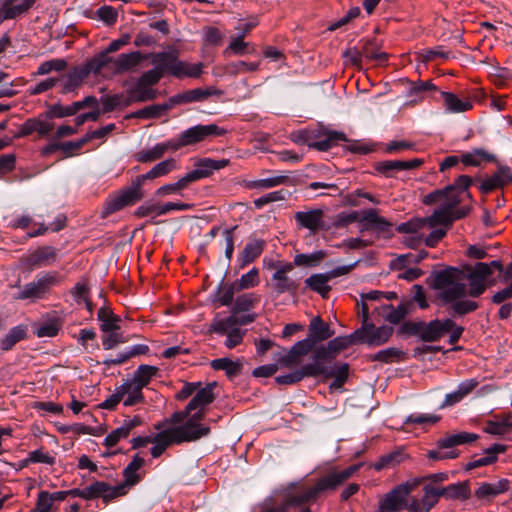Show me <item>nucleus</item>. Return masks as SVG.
<instances>
[{
	"instance_id": "obj_1",
	"label": "nucleus",
	"mask_w": 512,
	"mask_h": 512,
	"mask_svg": "<svg viewBox=\"0 0 512 512\" xmlns=\"http://www.w3.org/2000/svg\"><path fill=\"white\" fill-rule=\"evenodd\" d=\"M429 279H431V287L440 291L439 298L444 303L451 304V310L455 314L462 316L478 308L476 301L462 299L467 292L463 271L448 267L432 273Z\"/></svg>"
},
{
	"instance_id": "obj_2",
	"label": "nucleus",
	"mask_w": 512,
	"mask_h": 512,
	"mask_svg": "<svg viewBox=\"0 0 512 512\" xmlns=\"http://www.w3.org/2000/svg\"><path fill=\"white\" fill-rule=\"evenodd\" d=\"M472 184V178L468 175H460L453 184L443 189L435 190L423 198L425 205H433L441 202V206L450 210H456V207L463 202L464 197L471 199L468 188Z\"/></svg>"
},
{
	"instance_id": "obj_3",
	"label": "nucleus",
	"mask_w": 512,
	"mask_h": 512,
	"mask_svg": "<svg viewBox=\"0 0 512 512\" xmlns=\"http://www.w3.org/2000/svg\"><path fill=\"white\" fill-rule=\"evenodd\" d=\"M143 198L142 182L137 177L136 181L130 187L120 190L118 193L109 197L103 207V216H108L126 206L133 205Z\"/></svg>"
},
{
	"instance_id": "obj_4",
	"label": "nucleus",
	"mask_w": 512,
	"mask_h": 512,
	"mask_svg": "<svg viewBox=\"0 0 512 512\" xmlns=\"http://www.w3.org/2000/svg\"><path fill=\"white\" fill-rule=\"evenodd\" d=\"M189 416L184 424L170 427L179 444L194 442L210 434V427L201 424L205 417V412H196Z\"/></svg>"
},
{
	"instance_id": "obj_5",
	"label": "nucleus",
	"mask_w": 512,
	"mask_h": 512,
	"mask_svg": "<svg viewBox=\"0 0 512 512\" xmlns=\"http://www.w3.org/2000/svg\"><path fill=\"white\" fill-rule=\"evenodd\" d=\"M216 387V383H208L203 388H198L190 400V402L186 405L184 410L174 412L170 416V423H181L183 420L187 419L192 411L197 410L196 412H205V408L211 404L214 399V388Z\"/></svg>"
},
{
	"instance_id": "obj_6",
	"label": "nucleus",
	"mask_w": 512,
	"mask_h": 512,
	"mask_svg": "<svg viewBox=\"0 0 512 512\" xmlns=\"http://www.w3.org/2000/svg\"><path fill=\"white\" fill-rule=\"evenodd\" d=\"M357 465L349 466L345 469H333L329 473L319 478L316 483L310 488V496L315 500L321 495L336 490L344 482H346L356 471Z\"/></svg>"
},
{
	"instance_id": "obj_7",
	"label": "nucleus",
	"mask_w": 512,
	"mask_h": 512,
	"mask_svg": "<svg viewBox=\"0 0 512 512\" xmlns=\"http://www.w3.org/2000/svg\"><path fill=\"white\" fill-rule=\"evenodd\" d=\"M269 268H274L270 288L277 295L290 293L294 294L299 288V280L292 279L288 274L294 269V264L290 262L271 263Z\"/></svg>"
},
{
	"instance_id": "obj_8",
	"label": "nucleus",
	"mask_w": 512,
	"mask_h": 512,
	"mask_svg": "<svg viewBox=\"0 0 512 512\" xmlns=\"http://www.w3.org/2000/svg\"><path fill=\"white\" fill-rule=\"evenodd\" d=\"M421 483V479H412L394 487L379 501L381 509L388 512H397L402 508L407 509L408 495Z\"/></svg>"
},
{
	"instance_id": "obj_9",
	"label": "nucleus",
	"mask_w": 512,
	"mask_h": 512,
	"mask_svg": "<svg viewBox=\"0 0 512 512\" xmlns=\"http://www.w3.org/2000/svg\"><path fill=\"white\" fill-rule=\"evenodd\" d=\"M60 282L57 272H48L39 277L36 281L26 284L19 292L16 299H40L43 298L51 289Z\"/></svg>"
},
{
	"instance_id": "obj_10",
	"label": "nucleus",
	"mask_w": 512,
	"mask_h": 512,
	"mask_svg": "<svg viewBox=\"0 0 512 512\" xmlns=\"http://www.w3.org/2000/svg\"><path fill=\"white\" fill-rule=\"evenodd\" d=\"M393 334V327L381 326L375 327L373 324H364L361 328L354 331L358 343H365L369 346H380L386 343Z\"/></svg>"
},
{
	"instance_id": "obj_11",
	"label": "nucleus",
	"mask_w": 512,
	"mask_h": 512,
	"mask_svg": "<svg viewBox=\"0 0 512 512\" xmlns=\"http://www.w3.org/2000/svg\"><path fill=\"white\" fill-rule=\"evenodd\" d=\"M492 275V271L484 262H478L465 274V280L469 281L468 295L470 297H479L488 287L487 279Z\"/></svg>"
},
{
	"instance_id": "obj_12",
	"label": "nucleus",
	"mask_w": 512,
	"mask_h": 512,
	"mask_svg": "<svg viewBox=\"0 0 512 512\" xmlns=\"http://www.w3.org/2000/svg\"><path fill=\"white\" fill-rule=\"evenodd\" d=\"M471 211L470 206H463L456 210H450L440 205L431 216L424 218L426 226L434 228L436 226H450L455 220L464 218Z\"/></svg>"
},
{
	"instance_id": "obj_13",
	"label": "nucleus",
	"mask_w": 512,
	"mask_h": 512,
	"mask_svg": "<svg viewBox=\"0 0 512 512\" xmlns=\"http://www.w3.org/2000/svg\"><path fill=\"white\" fill-rule=\"evenodd\" d=\"M226 132V129L216 124H208L193 126L186 129L181 134L183 136V143L188 146L201 142L210 136H222L226 134Z\"/></svg>"
},
{
	"instance_id": "obj_14",
	"label": "nucleus",
	"mask_w": 512,
	"mask_h": 512,
	"mask_svg": "<svg viewBox=\"0 0 512 512\" xmlns=\"http://www.w3.org/2000/svg\"><path fill=\"white\" fill-rule=\"evenodd\" d=\"M324 216V210L320 208L298 211L294 214L298 228L307 229L313 234L325 228Z\"/></svg>"
},
{
	"instance_id": "obj_15",
	"label": "nucleus",
	"mask_w": 512,
	"mask_h": 512,
	"mask_svg": "<svg viewBox=\"0 0 512 512\" xmlns=\"http://www.w3.org/2000/svg\"><path fill=\"white\" fill-rule=\"evenodd\" d=\"M441 497L439 488L430 484L424 485L423 496L411 498L407 505L408 512H430V510L439 502Z\"/></svg>"
},
{
	"instance_id": "obj_16",
	"label": "nucleus",
	"mask_w": 512,
	"mask_h": 512,
	"mask_svg": "<svg viewBox=\"0 0 512 512\" xmlns=\"http://www.w3.org/2000/svg\"><path fill=\"white\" fill-rule=\"evenodd\" d=\"M477 439V434L469 432L445 436L437 441V449L428 451L427 457L431 460H441V449H450L457 445L471 443Z\"/></svg>"
},
{
	"instance_id": "obj_17",
	"label": "nucleus",
	"mask_w": 512,
	"mask_h": 512,
	"mask_svg": "<svg viewBox=\"0 0 512 512\" xmlns=\"http://www.w3.org/2000/svg\"><path fill=\"white\" fill-rule=\"evenodd\" d=\"M91 72L95 73V62L93 60L73 68L61 79L63 82L62 92L70 93L77 89Z\"/></svg>"
},
{
	"instance_id": "obj_18",
	"label": "nucleus",
	"mask_w": 512,
	"mask_h": 512,
	"mask_svg": "<svg viewBox=\"0 0 512 512\" xmlns=\"http://www.w3.org/2000/svg\"><path fill=\"white\" fill-rule=\"evenodd\" d=\"M423 160L415 158L412 160H385L376 162L374 169L385 177H394L395 173L404 170H413L420 167Z\"/></svg>"
},
{
	"instance_id": "obj_19",
	"label": "nucleus",
	"mask_w": 512,
	"mask_h": 512,
	"mask_svg": "<svg viewBox=\"0 0 512 512\" xmlns=\"http://www.w3.org/2000/svg\"><path fill=\"white\" fill-rule=\"evenodd\" d=\"M57 250L52 246L38 247L26 257H24V264L30 269L36 267L49 266L56 261Z\"/></svg>"
},
{
	"instance_id": "obj_20",
	"label": "nucleus",
	"mask_w": 512,
	"mask_h": 512,
	"mask_svg": "<svg viewBox=\"0 0 512 512\" xmlns=\"http://www.w3.org/2000/svg\"><path fill=\"white\" fill-rule=\"evenodd\" d=\"M36 0H0V23L25 14Z\"/></svg>"
},
{
	"instance_id": "obj_21",
	"label": "nucleus",
	"mask_w": 512,
	"mask_h": 512,
	"mask_svg": "<svg viewBox=\"0 0 512 512\" xmlns=\"http://www.w3.org/2000/svg\"><path fill=\"white\" fill-rule=\"evenodd\" d=\"M510 183H512V173L510 168L508 166L500 165L492 176L482 181L479 189L483 194H488L491 191L502 188Z\"/></svg>"
},
{
	"instance_id": "obj_22",
	"label": "nucleus",
	"mask_w": 512,
	"mask_h": 512,
	"mask_svg": "<svg viewBox=\"0 0 512 512\" xmlns=\"http://www.w3.org/2000/svg\"><path fill=\"white\" fill-rule=\"evenodd\" d=\"M454 326L452 319L432 320L429 323L423 322V330L421 333V340L426 342H433L441 339L449 329Z\"/></svg>"
},
{
	"instance_id": "obj_23",
	"label": "nucleus",
	"mask_w": 512,
	"mask_h": 512,
	"mask_svg": "<svg viewBox=\"0 0 512 512\" xmlns=\"http://www.w3.org/2000/svg\"><path fill=\"white\" fill-rule=\"evenodd\" d=\"M54 128V124L46 119L30 118L26 120L20 128V131L16 137H25L37 132L40 137H46L51 133Z\"/></svg>"
},
{
	"instance_id": "obj_24",
	"label": "nucleus",
	"mask_w": 512,
	"mask_h": 512,
	"mask_svg": "<svg viewBox=\"0 0 512 512\" xmlns=\"http://www.w3.org/2000/svg\"><path fill=\"white\" fill-rule=\"evenodd\" d=\"M314 138H317V140L309 142L308 146L319 151H327L339 141L347 140L346 135L343 132L326 129L320 131L317 135H314Z\"/></svg>"
},
{
	"instance_id": "obj_25",
	"label": "nucleus",
	"mask_w": 512,
	"mask_h": 512,
	"mask_svg": "<svg viewBox=\"0 0 512 512\" xmlns=\"http://www.w3.org/2000/svg\"><path fill=\"white\" fill-rule=\"evenodd\" d=\"M322 372L317 365L305 364L301 369L280 375L275 378V381L280 385H291L301 381L306 377H318V374Z\"/></svg>"
},
{
	"instance_id": "obj_26",
	"label": "nucleus",
	"mask_w": 512,
	"mask_h": 512,
	"mask_svg": "<svg viewBox=\"0 0 512 512\" xmlns=\"http://www.w3.org/2000/svg\"><path fill=\"white\" fill-rule=\"evenodd\" d=\"M150 443L153 444L150 451L153 458H159L169 446L179 444L170 427L151 436Z\"/></svg>"
},
{
	"instance_id": "obj_27",
	"label": "nucleus",
	"mask_w": 512,
	"mask_h": 512,
	"mask_svg": "<svg viewBox=\"0 0 512 512\" xmlns=\"http://www.w3.org/2000/svg\"><path fill=\"white\" fill-rule=\"evenodd\" d=\"M91 486L94 498H102L105 503L127 493L124 485L111 486L104 481H96L92 483Z\"/></svg>"
},
{
	"instance_id": "obj_28",
	"label": "nucleus",
	"mask_w": 512,
	"mask_h": 512,
	"mask_svg": "<svg viewBox=\"0 0 512 512\" xmlns=\"http://www.w3.org/2000/svg\"><path fill=\"white\" fill-rule=\"evenodd\" d=\"M509 489V481L500 479L494 483H482L474 492L477 499L491 500Z\"/></svg>"
},
{
	"instance_id": "obj_29",
	"label": "nucleus",
	"mask_w": 512,
	"mask_h": 512,
	"mask_svg": "<svg viewBox=\"0 0 512 512\" xmlns=\"http://www.w3.org/2000/svg\"><path fill=\"white\" fill-rule=\"evenodd\" d=\"M318 368L322 371L318 374V376H323L325 378L333 377L334 380L330 384L331 389H339L341 388L348 378L349 366L348 364H341L340 366H319L316 364Z\"/></svg>"
},
{
	"instance_id": "obj_30",
	"label": "nucleus",
	"mask_w": 512,
	"mask_h": 512,
	"mask_svg": "<svg viewBox=\"0 0 512 512\" xmlns=\"http://www.w3.org/2000/svg\"><path fill=\"white\" fill-rule=\"evenodd\" d=\"M506 451V446L502 444H494L484 451L483 456H475L465 465L466 470L486 466L497 460V455Z\"/></svg>"
},
{
	"instance_id": "obj_31",
	"label": "nucleus",
	"mask_w": 512,
	"mask_h": 512,
	"mask_svg": "<svg viewBox=\"0 0 512 512\" xmlns=\"http://www.w3.org/2000/svg\"><path fill=\"white\" fill-rule=\"evenodd\" d=\"M128 42L129 35L124 34L121 38L112 41L103 52H101L95 59H92L95 62V73H100L106 65H109L112 62V59L108 56L109 53L118 51Z\"/></svg>"
},
{
	"instance_id": "obj_32",
	"label": "nucleus",
	"mask_w": 512,
	"mask_h": 512,
	"mask_svg": "<svg viewBox=\"0 0 512 512\" xmlns=\"http://www.w3.org/2000/svg\"><path fill=\"white\" fill-rule=\"evenodd\" d=\"M148 58V56L141 54L140 52H131L127 54H120L110 64L113 65L115 72L123 73L131 70L137 66L142 60Z\"/></svg>"
},
{
	"instance_id": "obj_33",
	"label": "nucleus",
	"mask_w": 512,
	"mask_h": 512,
	"mask_svg": "<svg viewBox=\"0 0 512 512\" xmlns=\"http://www.w3.org/2000/svg\"><path fill=\"white\" fill-rule=\"evenodd\" d=\"M443 105L450 113H461L472 109L473 105L469 99H460L452 92H441Z\"/></svg>"
},
{
	"instance_id": "obj_34",
	"label": "nucleus",
	"mask_w": 512,
	"mask_h": 512,
	"mask_svg": "<svg viewBox=\"0 0 512 512\" xmlns=\"http://www.w3.org/2000/svg\"><path fill=\"white\" fill-rule=\"evenodd\" d=\"M144 463V458L140 457L139 454H136L131 462L124 468V482L120 485H124L126 491L128 487L134 486L140 481L138 470L144 465Z\"/></svg>"
},
{
	"instance_id": "obj_35",
	"label": "nucleus",
	"mask_w": 512,
	"mask_h": 512,
	"mask_svg": "<svg viewBox=\"0 0 512 512\" xmlns=\"http://www.w3.org/2000/svg\"><path fill=\"white\" fill-rule=\"evenodd\" d=\"M148 57H151V62L155 65L154 68L159 70L162 76L165 72L172 75V67L176 66L175 63L178 60V55L175 52H161Z\"/></svg>"
},
{
	"instance_id": "obj_36",
	"label": "nucleus",
	"mask_w": 512,
	"mask_h": 512,
	"mask_svg": "<svg viewBox=\"0 0 512 512\" xmlns=\"http://www.w3.org/2000/svg\"><path fill=\"white\" fill-rule=\"evenodd\" d=\"M176 66L172 67V76L176 78H199L203 73V64H191L181 60H177Z\"/></svg>"
},
{
	"instance_id": "obj_37",
	"label": "nucleus",
	"mask_w": 512,
	"mask_h": 512,
	"mask_svg": "<svg viewBox=\"0 0 512 512\" xmlns=\"http://www.w3.org/2000/svg\"><path fill=\"white\" fill-rule=\"evenodd\" d=\"M230 161L228 159H211V158H202L199 159L194 164V170L198 174H201V179L209 177L213 171L220 170L228 166Z\"/></svg>"
},
{
	"instance_id": "obj_38",
	"label": "nucleus",
	"mask_w": 512,
	"mask_h": 512,
	"mask_svg": "<svg viewBox=\"0 0 512 512\" xmlns=\"http://www.w3.org/2000/svg\"><path fill=\"white\" fill-rule=\"evenodd\" d=\"M120 389L124 398L123 404L125 406L129 407L144 403L145 400L142 393V388L135 385V383L127 380L122 385H120Z\"/></svg>"
},
{
	"instance_id": "obj_39",
	"label": "nucleus",
	"mask_w": 512,
	"mask_h": 512,
	"mask_svg": "<svg viewBox=\"0 0 512 512\" xmlns=\"http://www.w3.org/2000/svg\"><path fill=\"white\" fill-rule=\"evenodd\" d=\"M308 337L316 344L317 342L327 340L333 335L327 323L317 316L314 317L309 324Z\"/></svg>"
},
{
	"instance_id": "obj_40",
	"label": "nucleus",
	"mask_w": 512,
	"mask_h": 512,
	"mask_svg": "<svg viewBox=\"0 0 512 512\" xmlns=\"http://www.w3.org/2000/svg\"><path fill=\"white\" fill-rule=\"evenodd\" d=\"M407 458L404 450L399 448L395 451L389 452L382 455L376 462L372 464V467L376 471L395 467L402 463Z\"/></svg>"
},
{
	"instance_id": "obj_41",
	"label": "nucleus",
	"mask_w": 512,
	"mask_h": 512,
	"mask_svg": "<svg viewBox=\"0 0 512 512\" xmlns=\"http://www.w3.org/2000/svg\"><path fill=\"white\" fill-rule=\"evenodd\" d=\"M222 91L214 88V87H208L205 89L202 88H195L191 90H187L185 92L179 93L181 103H191V102H197V101H203L207 99L208 97L212 95H221Z\"/></svg>"
},
{
	"instance_id": "obj_42",
	"label": "nucleus",
	"mask_w": 512,
	"mask_h": 512,
	"mask_svg": "<svg viewBox=\"0 0 512 512\" xmlns=\"http://www.w3.org/2000/svg\"><path fill=\"white\" fill-rule=\"evenodd\" d=\"M265 245L266 243L262 239H255L247 243L241 253V267L254 262L262 254Z\"/></svg>"
},
{
	"instance_id": "obj_43",
	"label": "nucleus",
	"mask_w": 512,
	"mask_h": 512,
	"mask_svg": "<svg viewBox=\"0 0 512 512\" xmlns=\"http://www.w3.org/2000/svg\"><path fill=\"white\" fill-rule=\"evenodd\" d=\"M460 160L466 166L478 167L482 162L495 161V156L482 148H478L462 154Z\"/></svg>"
},
{
	"instance_id": "obj_44",
	"label": "nucleus",
	"mask_w": 512,
	"mask_h": 512,
	"mask_svg": "<svg viewBox=\"0 0 512 512\" xmlns=\"http://www.w3.org/2000/svg\"><path fill=\"white\" fill-rule=\"evenodd\" d=\"M159 368L152 365H140L134 372L133 377L129 379L140 388L146 387L152 378L158 375Z\"/></svg>"
},
{
	"instance_id": "obj_45",
	"label": "nucleus",
	"mask_w": 512,
	"mask_h": 512,
	"mask_svg": "<svg viewBox=\"0 0 512 512\" xmlns=\"http://www.w3.org/2000/svg\"><path fill=\"white\" fill-rule=\"evenodd\" d=\"M484 431L493 435H503L512 431V417L509 415L496 417L485 423Z\"/></svg>"
},
{
	"instance_id": "obj_46",
	"label": "nucleus",
	"mask_w": 512,
	"mask_h": 512,
	"mask_svg": "<svg viewBox=\"0 0 512 512\" xmlns=\"http://www.w3.org/2000/svg\"><path fill=\"white\" fill-rule=\"evenodd\" d=\"M330 277L326 273L313 274L305 280V284L312 291L319 293L323 298L328 296L331 287L328 285Z\"/></svg>"
},
{
	"instance_id": "obj_47",
	"label": "nucleus",
	"mask_w": 512,
	"mask_h": 512,
	"mask_svg": "<svg viewBox=\"0 0 512 512\" xmlns=\"http://www.w3.org/2000/svg\"><path fill=\"white\" fill-rule=\"evenodd\" d=\"M255 51V47L251 43L245 41L243 35H239L230 42L227 48L223 51V55L225 57L233 55L243 56L246 54H252Z\"/></svg>"
},
{
	"instance_id": "obj_48",
	"label": "nucleus",
	"mask_w": 512,
	"mask_h": 512,
	"mask_svg": "<svg viewBox=\"0 0 512 512\" xmlns=\"http://www.w3.org/2000/svg\"><path fill=\"white\" fill-rule=\"evenodd\" d=\"M177 168L178 164L176 159L168 158L164 161L159 162L150 171H148L146 174L138 176V178H140L141 182L143 183L144 180L154 179L157 177L167 175L173 170H176Z\"/></svg>"
},
{
	"instance_id": "obj_49",
	"label": "nucleus",
	"mask_w": 512,
	"mask_h": 512,
	"mask_svg": "<svg viewBox=\"0 0 512 512\" xmlns=\"http://www.w3.org/2000/svg\"><path fill=\"white\" fill-rule=\"evenodd\" d=\"M210 366L214 370H223L229 378L239 375L242 371V361H233L230 358H218L211 361Z\"/></svg>"
},
{
	"instance_id": "obj_50",
	"label": "nucleus",
	"mask_w": 512,
	"mask_h": 512,
	"mask_svg": "<svg viewBox=\"0 0 512 512\" xmlns=\"http://www.w3.org/2000/svg\"><path fill=\"white\" fill-rule=\"evenodd\" d=\"M129 100L130 102H146L150 100H154L157 97V91L145 85H140V82L137 80L135 86L128 90Z\"/></svg>"
},
{
	"instance_id": "obj_51",
	"label": "nucleus",
	"mask_w": 512,
	"mask_h": 512,
	"mask_svg": "<svg viewBox=\"0 0 512 512\" xmlns=\"http://www.w3.org/2000/svg\"><path fill=\"white\" fill-rule=\"evenodd\" d=\"M71 294L75 302L80 305L84 304L90 314L93 312V303L90 300V289L87 281H79L71 290Z\"/></svg>"
},
{
	"instance_id": "obj_52",
	"label": "nucleus",
	"mask_w": 512,
	"mask_h": 512,
	"mask_svg": "<svg viewBox=\"0 0 512 512\" xmlns=\"http://www.w3.org/2000/svg\"><path fill=\"white\" fill-rule=\"evenodd\" d=\"M441 496L447 499L467 500L470 497V490L467 482H459L446 487L439 488Z\"/></svg>"
},
{
	"instance_id": "obj_53",
	"label": "nucleus",
	"mask_w": 512,
	"mask_h": 512,
	"mask_svg": "<svg viewBox=\"0 0 512 512\" xmlns=\"http://www.w3.org/2000/svg\"><path fill=\"white\" fill-rule=\"evenodd\" d=\"M97 316H98V320L101 321L100 329L103 332H109L112 330L120 329V326H119L120 318L118 316H115L110 309H108L106 307H101L98 310Z\"/></svg>"
},
{
	"instance_id": "obj_54",
	"label": "nucleus",
	"mask_w": 512,
	"mask_h": 512,
	"mask_svg": "<svg viewBox=\"0 0 512 512\" xmlns=\"http://www.w3.org/2000/svg\"><path fill=\"white\" fill-rule=\"evenodd\" d=\"M405 359V352L396 347H389L371 356V360L383 363L400 362Z\"/></svg>"
},
{
	"instance_id": "obj_55",
	"label": "nucleus",
	"mask_w": 512,
	"mask_h": 512,
	"mask_svg": "<svg viewBox=\"0 0 512 512\" xmlns=\"http://www.w3.org/2000/svg\"><path fill=\"white\" fill-rule=\"evenodd\" d=\"M34 463L53 465L55 463V458L48 451H45L43 447H41L29 452L27 457L21 461L22 467H27L28 465Z\"/></svg>"
},
{
	"instance_id": "obj_56",
	"label": "nucleus",
	"mask_w": 512,
	"mask_h": 512,
	"mask_svg": "<svg viewBox=\"0 0 512 512\" xmlns=\"http://www.w3.org/2000/svg\"><path fill=\"white\" fill-rule=\"evenodd\" d=\"M260 301V296L255 293H246L238 296L234 302L233 313L245 312L252 309Z\"/></svg>"
},
{
	"instance_id": "obj_57",
	"label": "nucleus",
	"mask_w": 512,
	"mask_h": 512,
	"mask_svg": "<svg viewBox=\"0 0 512 512\" xmlns=\"http://www.w3.org/2000/svg\"><path fill=\"white\" fill-rule=\"evenodd\" d=\"M259 282V270L256 267H253L246 274H243L240 279L235 281L234 284L236 285L235 288L242 291L256 287Z\"/></svg>"
},
{
	"instance_id": "obj_58",
	"label": "nucleus",
	"mask_w": 512,
	"mask_h": 512,
	"mask_svg": "<svg viewBox=\"0 0 512 512\" xmlns=\"http://www.w3.org/2000/svg\"><path fill=\"white\" fill-rule=\"evenodd\" d=\"M26 336V330L17 326L12 328L7 335L1 339V348L5 351L10 350L18 341Z\"/></svg>"
},
{
	"instance_id": "obj_59",
	"label": "nucleus",
	"mask_w": 512,
	"mask_h": 512,
	"mask_svg": "<svg viewBox=\"0 0 512 512\" xmlns=\"http://www.w3.org/2000/svg\"><path fill=\"white\" fill-rule=\"evenodd\" d=\"M358 343L357 336H354V332L348 336H339L330 340L327 344L329 349L332 350L336 356L340 351L348 348L349 346Z\"/></svg>"
},
{
	"instance_id": "obj_60",
	"label": "nucleus",
	"mask_w": 512,
	"mask_h": 512,
	"mask_svg": "<svg viewBox=\"0 0 512 512\" xmlns=\"http://www.w3.org/2000/svg\"><path fill=\"white\" fill-rule=\"evenodd\" d=\"M288 182H289L288 176L279 175V176H274V177H270V178L251 181L248 184V187L268 189V188H273V187H276V186H279L282 184H286Z\"/></svg>"
},
{
	"instance_id": "obj_61",
	"label": "nucleus",
	"mask_w": 512,
	"mask_h": 512,
	"mask_svg": "<svg viewBox=\"0 0 512 512\" xmlns=\"http://www.w3.org/2000/svg\"><path fill=\"white\" fill-rule=\"evenodd\" d=\"M134 215L138 218H144V217H158L161 216V208L160 203L148 201L141 206H139L135 212Z\"/></svg>"
},
{
	"instance_id": "obj_62",
	"label": "nucleus",
	"mask_w": 512,
	"mask_h": 512,
	"mask_svg": "<svg viewBox=\"0 0 512 512\" xmlns=\"http://www.w3.org/2000/svg\"><path fill=\"white\" fill-rule=\"evenodd\" d=\"M79 110H81V105L79 103L74 102L71 105L63 106L61 104H55L50 108V116L54 118H63L66 116L75 115Z\"/></svg>"
},
{
	"instance_id": "obj_63",
	"label": "nucleus",
	"mask_w": 512,
	"mask_h": 512,
	"mask_svg": "<svg viewBox=\"0 0 512 512\" xmlns=\"http://www.w3.org/2000/svg\"><path fill=\"white\" fill-rule=\"evenodd\" d=\"M426 226L424 218H413L407 222L401 223L397 226L396 230L404 234H418V232Z\"/></svg>"
},
{
	"instance_id": "obj_64",
	"label": "nucleus",
	"mask_w": 512,
	"mask_h": 512,
	"mask_svg": "<svg viewBox=\"0 0 512 512\" xmlns=\"http://www.w3.org/2000/svg\"><path fill=\"white\" fill-rule=\"evenodd\" d=\"M164 147L160 143L156 144L153 148L141 151L136 155V159L141 163H148L156 161L164 156Z\"/></svg>"
}]
</instances>
